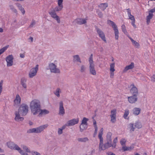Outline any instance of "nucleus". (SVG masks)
I'll use <instances>...</instances> for the list:
<instances>
[{
  "label": "nucleus",
  "instance_id": "obj_1",
  "mask_svg": "<svg viewBox=\"0 0 155 155\" xmlns=\"http://www.w3.org/2000/svg\"><path fill=\"white\" fill-rule=\"evenodd\" d=\"M30 107L31 112L36 115L39 113L41 108L40 102L38 100L34 99L31 102Z\"/></svg>",
  "mask_w": 155,
  "mask_h": 155
},
{
  "label": "nucleus",
  "instance_id": "obj_2",
  "mask_svg": "<svg viewBox=\"0 0 155 155\" xmlns=\"http://www.w3.org/2000/svg\"><path fill=\"white\" fill-rule=\"evenodd\" d=\"M7 145L8 147L11 149H13L17 150L21 155H28L26 152H24L23 150L16 144L12 142H8L7 143Z\"/></svg>",
  "mask_w": 155,
  "mask_h": 155
},
{
  "label": "nucleus",
  "instance_id": "obj_3",
  "mask_svg": "<svg viewBox=\"0 0 155 155\" xmlns=\"http://www.w3.org/2000/svg\"><path fill=\"white\" fill-rule=\"evenodd\" d=\"M48 126V124L42 125L36 128L29 129L27 130V132L28 133H39L42 132L45 129L47 128Z\"/></svg>",
  "mask_w": 155,
  "mask_h": 155
},
{
  "label": "nucleus",
  "instance_id": "obj_4",
  "mask_svg": "<svg viewBox=\"0 0 155 155\" xmlns=\"http://www.w3.org/2000/svg\"><path fill=\"white\" fill-rule=\"evenodd\" d=\"M107 143L103 144V139L100 140L99 150H104L111 147H112V142L107 141Z\"/></svg>",
  "mask_w": 155,
  "mask_h": 155
},
{
  "label": "nucleus",
  "instance_id": "obj_5",
  "mask_svg": "<svg viewBox=\"0 0 155 155\" xmlns=\"http://www.w3.org/2000/svg\"><path fill=\"white\" fill-rule=\"evenodd\" d=\"M18 112L22 115H25L27 114L28 110V105L25 104H22L20 106Z\"/></svg>",
  "mask_w": 155,
  "mask_h": 155
},
{
  "label": "nucleus",
  "instance_id": "obj_6",
  "mask_svg": "<svg viewBox=\"0 0 155 155\" xmlns=\"http://www.w3.org/2000/svg\"><path fill=\"white\" fill-rule=\"evenodd\" d=\"M107 23L110 25L113 28L115 34V38L116 40H117L119 38V31L117 26L113 21L109 20L107 21Z\"/></svg>",
  "mask_w": 155,
  "mask_h": 155
},
{
  "label": "nucleus",
  "instance_id": "obj_7",
  "mask_svg": "<svg viewBox=\"0 0 155 155\" xmlns=\"http://www.w3.org/2000/svg\"><path fill=\"white\" fill-rule=\"evenodd\" d=\"M90 64V71L91 74L93 75L96 74V72L94 69V65L93 61V54H91L89 58Z\"/></svg>",
  "mask_w": 155,
  "mask_h": 155
},
{
  "label": "nucleus",
  "instance_id": "obj_8",
  "mask_svg": "<svg viewBox=\"0 0 155 155\" xmlns=\"http://www.w3.org/2000/svg\"><path fill=\"white\" fill-rule=\"evenodd\" d=\"M48 13L51 17L56 20L58 23H60V18L57 15L53 8L50 9Z\"/></svg>",
  "mask_w": 155,
  "mask_h": 155
},
{
  "label": "nucleus",
  "instance_id": "obj_9",
  "mask_svg": "<svg viewBox=\"0 0 155 155\" xmlns=\"http://www.w3.org/2000/svg\"><path fill=\"white\" fill-rule=\"evenodd\" d=\"M57 67V66L55 64L53 63H51L49 64V68L47 69H50L51 73H59L60 71Z\"/></svg>",
  "mask_w": 155,
  "mask_h": 155
},
{
  "label": "nucleus",
  "instance_id": "obj_10",
  "mask_svg": "<svg viewBox=\"0 0 155 155\" xmlns=\"http://www.w3.org/2000/svg\"><path fill=\"white\" fill-rule=\"evenodd\" d=\"M38 70V65L37 64L35 67H34L30 70L28 74L29 77L30 78H32L35 76Z\"/></svg>",
  "mask_w": 155,
  "mask_h": 155
},
{
  "label": "nucleus",
  "instance_id": "obj_11",
  "mask_svg": "<svg viewBox=\"0 0 155 155\" xmlns=\"http://www.w3.org/2000/svg\"><path fill=\"white\" fill-rule=\"evenodd\" d=\"M96 31L98 34L99 36L103 41L105 43H106L107 41L106 39L105 35L103 31L97 27L95 28Z\"/></svg>",
  "mask_w": 155,
  "mask_h": 155
},
{
  "label": "nucleus",
  "instance_id": "obj_12",
  "mask_svg": "<svg viewBox=\"0 0 155 155\" xmlns=\"http://www.w3.org/2000/svg\"><path fill=\"white\" fill-rule=\"evenodd\" d=\"M13 57L12 55H9L6 58V61L7 63V66L10 67L13 64Z\"/></svg>",
  "mask_w": 155,
  "mask_h": 155
},
{
  "label": "nucleus",
  "instance_id": "obj_13",
  "mask_svg": "<svg viewBox=\"0 0 155 155\" xmlns=\"http://www.w3.org/2000/svg\"><path fill=\"white\" fill-rule=\"evenodd\" d=\"M79 122L78 118L68 120L67 123V126H73L78 123Z\"/></svg>",
  "mask_w": 155,
  "mask_h": 155
},
{
  "label": "nucleus",
  "instance_id": "obj_14",
  "mask_svg": "<svg viewBox=\"0 0 155 155\" xmlns=\"http://www.w3.org/2000/svg\"><path fill=\"white\" fill-rule=\"evenodd\" d=\"M65 113V111L63 107V102L62 101H61L59 102V107L58 114L60 115L63 116Z\"/></svg>",
  "mask_w": 155,
  "mask_h": 155
},
{
  "label": "nucleus",
  "instance_id": "obj_15",
  "mask_svg": "<svg viewBox=\"0 0 155 155\" xmlns=\"http://www.w3.org/2000/svg\"><path fill=\"white\" fill-rule=\"evenodd\" d=\"M131 87L130 89V93L133 95L135 94L136 96H137L138 94V90L137 88L134 86V84H131L130 85Z\"/></svg>",
  "mask_w": 155,
  "mask_h": 155
},
{
  "label": "nucleus",
  "instance_id": "obj_16",
  "mask_svg": "<svg viewBox=\"0 0 155 155\" xmlns=\"http://www.w3.org/2000/svg\"><path fill=\"white\" fill-rule=\"evenodd\" d=\"M63 0H58V6L55 7L54 9L56 11H61L63 8L62 2Z\"/></svg>",
  "mask_w": 155,
  "mask_h": 155
},
{
  "label": "nucleus",
  "instance_id": "obj_17",
  "mask_svg": "<svg viewBox=\"0 0 155 155\" xmlns=\"http://www.w3.org/2000/svg\"><path fill=\"white\" fill-rule=\"evenodd\" d=\"M137 96L135 95L134 94L132 96L129 97H128V101L131 104L134 103L137 100Z\"/></svg>",
  "mask_w": 155,
  "mask_h": 155
},
{
  "label": "nucleus",
  "instance_id": "obj_18",
  "mask_svg": "<svg viewBox=\"0 0 155 155\" xmlns=\"http://www.w3.org/2000/svg\"><path fill=\"white\" fill-rule=\"evenodd\" d=\"M49 111L46 109H41V108H40V110L39 111V114L38 116L39 117L42 116L43 115H45L46 114H48L49 113Z\"/></svg>",
  "mask_w": 155,
  "mask_h": 155
},
{
  "label": "nucleus",
  "instance_id": "obj_19",
  "mask_svg": "<svg viewBox=\"0 0 155 155\" xmlns=\"http://www.w3.org/2000/svg\"><path fill=\"white\" fill-rule=\"evenodd\" d=\"M19 112L17 111L15 112V120L17 121H22L24 120V118L22 117H21L19 114Z\"/></svg>",
  "mask_w": 155,
  "mask_h": 155
},
{
  "label": "nucleus",
  "instance_id": "obj_20",
  "mask_svg": "<svg viewBox=\"0 0 155 155\" xmlns=\"http://www.w3.org/2000/svg\"><path fill=\"white\" fill-rule=\"evenodd\" d=\"M21 101V97L18 94L16 95L15 99L14 102L15 104L18 105L20 104Z\"/></svg>",
  "mask_w": 155,
  "mask_h": 155
},
{
  "label": "nucleus",
  "instance_id": "obj_21",
  "mask_svg": "<svg viewBox=\"0 0 155 155\" xmlns=\"http://www.w3.org/2000/svg\"><path fill=\"white\" fill-rule=\"evenodd\" d=\"M134 63L133 62H131L130 65L125 67L123 70V72H126L129 70L133 69L134 68Z\"/></svg>",
  "mask_w": 155,
  "mask_h": 155
},
{
  "label": "nucleus",
  "instance_id": "obj_22",
  "mask_svg": "<svg viewBox=\"0 0 155 155\" xmlns=\"http://www.w3.org/2000/svg\"><path fill=\"white\" fill-rule=\"evenodd\" d=\"M127 15L129 17V19L132 20V21H135V19L134 16L131 15V11L129 8L127 9Z\"/></svg>",
  "mask_w": 155,
  "mask_h": 155
},
{
  "label": "nucleus",
  "instance_id": "obj_23",
  "mask_svg": "<svg viewBox=\"0 0 155 155\" xmlns=\"http://www.w3.org/2000/svg\"><path fill=\"white\" fill-rule=\"evenodd\" d=\"M27 81V79L24 78H21V84L25 89L27 88V85L26 82Z\"/></svg>",
  "mask_w": 155,
  "mask_h": 155
},
{
  "label": "nucleus",
  "instance_id": "obj_24",
  "mask_svg": "<svg viewBox=\"0 0 155 155\" xmlns=\"http://www.w3.org/2000/svg\"><path fill=\"white\" fill-rule=\"evenodd\" d=\"M21 146L23 149L25 151V152H24H24H26L27 154V153H31V151L24 144H21Z\"/></svg>",
  "mask_w": 155,
  "mask_h": 155
},
{
  "label": "nucleus",
  "instance_id": "obj_25",
  "mask_svg": "<svg viewBox=\"0 0 155 155\" xmlns=\"http://www.w3.org/2000/svg\"><path fill=\"white\" fill-rule=\"evenodd\" d=\"M108 4L107 3H101L99 5V7L101 9V10L104 11L108 7Z\"/></svg>",
  "mask_w": 155,
  "mask_h": 155
},
{
  "label": "nucleus",
  "instance_id": "obj_26",
  "mask_svg": "<svg viewBox=\"0 0 155 155\" xmlns=\"http://www.w3.org/2000/svg\"><path fill=\"white\" fill-rule=\"evenodd\" d=\"M112 135V134L110 132H108L107 133L106 136V140L107 141L110 142H112V139L111 138V136Z\"/></svg>",
  "mask_w": 155,
  "mask_h": 155
},
{
  "label": "nucleus",
  "instance_id": "obj_27",
  "mask_svg": "<svg viewBox=\"0 0 155 155\" xmlns=\"http://www.w3.org/2000/svg\"><path fill=\"white\" fill-rule=\"evenodd\" d=\"M77 23L80 25H82L86 22V19L82 18H78L76 19Z\"/></svg>",
  "mask_w": 155,
  "mask_h": 155
},
{
  "label": "nucleus",
  "instance_id": "obj_28",
  "mask_svg": "<svg viewBox=\"0 0 155 155\" xmlns=\"http://www.w3.org/2000/svg\"><path fill=\"white\" fill-rule=\"evenodd\" d=\"M129 38L131 41L133 45L136 48H139L140 45L139 43L136 41L134 40L131 38L130 37H129Z\"/></svg>",
  "mask_w": 155,
  "mask_h": 155
},
{
  "label": "nucleus",
  "instance_id": "obj_29",
  "mask_svg": "<svg viewBox=\"0 0 155 155\" xmlns=\"http://www.w3.org/2000/svg\"><path fill=\"white\" fill-rule=\"evenodd\" d=\"M153 14H150L149 13V15L147 16V23L148 25L150 22V20L153 17Z\"/></svg>",
  "mask_w": 155,
  "mask_h": 155
},
{
  "label": "nucleus",
  "instance_id": "obj_30",
  "mask_svg": "<svg viewBox=\"0 0 155 155\" xmlns=\"http://www.w3.org/2000/svg\"><path fill=\"white\" fill-rule=\"evenodd\" d=\"M140 108L135 107L134 108L133 110V114L135 115H138L140 112Z\"/></svg>",
  "mask_w": 155,
  "mask_h": 155
},
{
  "label": "nucleus",
  "instance_id": "obj_31",
  "mask_svg": "<svg viewBox=\"0 0 155 155\" xmlns=\"http://www.w3.org/2000/svg\"><path fill=\"white\" fill-rule=\"evenodd\" d=\"M134 148V145H132L129 147L123 146L122 147V149L124 151H125L127 150H131L133 149Z\"/></svg>",
  "mask_w": 155,
  "mask_h": 155
},
{
  "label": "nucleus",
  "instance_id": "obj_32",
  "mask_svg": "<svg viewBox=\"0 0 155 155\" xmlns=\"http://www.w3.org/2000/svg\"><path fill=\"white\" fill-rule=\"evenodd\" d=\"M87 127V124H81L80 126V131L82 132L84 130L86 129Z\"/></svg>",
  "mask_w": 155,
  "mask_h": 155
},
{
  "label": "nucleus",
  "instance_id": "obj_33",
  "mask_svg": "<svg viewBox=\"0 0 155 155\" xmlns=\"http://www.w3.org/2000/svg\"><path fill=\"white\" fill-rule=\"evenodd\" d=\"M61 92V90L59 88H57L56 90L54 92V94L57 97H59L60 96V93Z\"/></svg>",
  "mask_w": 155,
  "mask_h": 155
},
{
  "label": "nucleus",
  "instance_id": "obj_34",
  "mask_svg": "<svg viewBox=\"0 0 155 155\" xmlns=\"http://www.w3.org/2000/svg\"><path fill=\"white\" fill-rule=\"evenodd\" d=\"M16 5L19 10L23 14H24L25 13V12L24 8L22 7V5L18 3H17Z\"/></svg>",
  "mask_w": 155,
  "mask_h": 155
},
{
  "label": "nucleus",
  "instance_id": "obj_35",
  "mask_svg": "<svg viewBox=\"0 0 155 155\" xmlns=\"http://www.w3.org/2000/svg\"><path fill=\"white\" fill-rule=\"evenodd\" d=\"M88 139L87 137L82 138H78V141L81 142H86L88 141Z\"/></svg>",
  "mask_w": 155,
  "mask_h": 155
},
{
  "label": "nucleus",
  "instance_id": "obj_36",
  "mask_svg": "<svg viewBox=\"0 0 155 155\" xmlns=\"http://www.w3.org/2000/svg\"><path fill=\"white\" fill-rule=\"evenodd\" d=\"M73 58L74 62H79L80 63L81 62L80 59L78 55H74V56Z\"/></svg>",
  "mask_w": 155,
  "mask_h": 155
},
{
  "label": "nucleus",
  "instance_id": "obj_37",
  "mask_svg": "<svg viewBox=\"0 0 155 155\" xmlns=\"http://www.w3.org/2000/svg\"><path fill=\"white\" fill-rule=\"evenodd\" d=\"M104 129L103 128H101L100 131V132L99 133L98 137L100 140L101 139H103V138L102 137V135L103 134V131Z\"/></svg>",
  "mask_w": 155,
  "mask_h": 155
},
{
  "label": "nucleus",
  "instance_id": "obj_38",
  "mask_svg": "<svg viewBox=\"0 0 155 155\" xmlns=\"http://www.w3.org/2000/svg\"><path fill=\"white\" fill-rule=\"evenodd\" d=\"M128 128L130 131H133L136 127L133 124L130 123L129 124Z\"/></svg>",
  "mask_w": 155,
  "mask_h": 155
},
{
  "label": "nucleus",
  "instance_id": "obj_39",
  "mask_svg": "<svg viewBox=\"0 0 155 155\" xmlns=\"http://www.w3.org/2000/svg\"><path fill=\"white\" fill-rule=\"evenodd\" d=\"M135 124V127L138 129L142 127L141 124L140 122H137Z\"/></svg>",
  "mask_w": 155,
  "mask_h": 155
},
{
  "label": "nucleus",
  "instance_id": "obj_40",
  "mask_svg": "<svg viewBox=\"0 0 155 155\" xmlns=\"http://www.w3.org/2000/svg\"><path fill=\"white\" fill-rule=\"evenodd\" d=\"M117 141V137L115 138L113 140V143L112 144V147L114 148H115L116 143Z\"/></svg>",
  "mask_w": 155,
  "mask_h": 155
},
{
  "label": "nucleus",
  "instance_id": "obj_41",
  "mask_svg": "<svg viewBox=\"0 0 155 155\" xmlns=\"http://www.w3.org/2000/svg\"><path fill=\"white\" fill-rule=\"evenodd\" d=\"M110 116L116 117V109H114L111 110Z\"/></svg>",
  "mask_w": 155,
  "mask_h": 155
},
{
  "label": "nucleus",
  "instance_id": "obj_42",
  "mask_svg": "<svg viewBox=\"0 0 155 155\" xmlns=\"http://www.w3.org/2000/svg\"><path fill=\"white\" fill-rule=\"evenodd\" d=\"M8 47V45H7L1 49L0 50V55L6 50Z\"/></svg>",
  "mask_w": 155,
  "mask_h": 155
},
{
  "label": "nucleus",
  "instance_id": "obj_43",
  "mask_svg": "<svg viewBox=\"0 0 155 155\" xmlns=\"http://www.w3.org/2000/svg\"><path fill=\"white\" fill-rule=\"evenodd\" d=\"M129 111L128 110L126 109L125 110L123 116V117L125 119H126L127 118V117L128 115H129Z\"/></svg>",
  "mask_w": 155,
  "mask_h": 155
},
{
  "label": "nucleus",
  "instance_id": "obj_44",
  "mask_svg": "<svg viewBox=\"0 0 155 155\" xmlns=\"http://www.w3.org/2000/svg\"><path fill=\"white\" fill-rule=\"evenodd\" d=\"M110 70L111 72H114L115 71L114 67V62L111 64L110 65Z\"/></svg>",
  "mask_w": 155,
  "mask_h": 155
},
{
  "label": "nucleus",
  "instance_id": "obj_45",
  "mask_svg": "<svg viewBox=\"0 0 155 155\" xmlns=\"http://www.w3.org/2000/svg\"><path fill=\"white\" fill-rule=\"evenodd\" d=\"M88 120V119L84 117L82 120L81 123L82 124H87V122Z\"/></svg>",
  "mask_w": 155,
  "mask_h": 155
},
{
  "label": "nucleus",
  "instance_id": "obj_46",
  "mask_svg": "<svg viewBox=\"0 0 155 155\" xmlns=\"http://www.w3.org/2000/svg\"><path fill=\"white\" fill-rule=\"evenodd\" d=\"M121 28L124 34H126L127 33V32L126 28L125 26L124 25H123L121 26Z\"/></svg>",
  "mask_w": 155,
  "mask_h": 155
},
{
  "label": "nucleus",
  "instance_id": "obj_47",
  "mask_svg": "<svg viewBox=\"0 0 155 155\" xmlns=\"http://www.w3.org/2000/svg\"><path fill=\"white\" fill-rule=\"evenodd\" d=\"M9 7L10 9L11 10L12 12L16 13H17V10L14 8L12 5H10Z\"/></svg>",
  "mask_w": 155,
  "mask_h": 155
},
{
  "label": "nucleus",
  "instance_id": "obj_48",
  "mask_svg": "<svg viewBox=\"0 0 155 155\" xmlns=\"http://www.w3.org/2000/svg\"><path fill=\"white\" fill-rule=\"evenodd\" d=\"M126 141L125 139H122L120 140V143L123 146L125 144Z\"/></svg>",
  "mask_w": 155,
  "mask_h": 155
},
{
  "label": "nucleus",
  "instance_id": "obj_49",
  "mask_svg": "<svg viewBox=\"0 0 155 155\" xmlns=\"http://www.w3.org/2000/svg\"><path fill=\"white\" fill-rule=\"evenodd\" d=\"M86 68L84 65H82L81 67L80 71L81 72H83L85 71Z\"/></svg>",
  "mask_w": 155,
  "mask_h": 155
},
{
  "label": "nucleus",
  "instance_id": "obj_50",
  "mask_svg": "<svg viewBox=\"0 0 155 155\" xmlns=\"http://www.w3.org/2000/svg\"><path fill=\"white\" fill-rule=\"evenodd\" d=\"M35 20H32L31 23L30 24V25H29V28H33L34 26L35 25Z\"/></svg>",
  "mask_w": 155,
  "mask_h": 155
},
{
  "label": "nucleus",
  "instance_id": "obj_51",
  "mask_svg": "<svg viewBox=\"0 0 155 155\" xmlns=\"http://www.w3.org/2000/svg\"><path fill=\"white\" fill-rule=\"evenodd\" d=\"M111 121L112 123H114L116 121V117L110 116Z\"/></svg>",
  "mask_w": 155,
  "mask_h": 155
},
{
  "label": "nucleus",
  "instance_id": "obj_52",
  "mask_svg": "<svg viewBox=\"0 0 155 155\" xmlns=\"http://www.w3.org/2000/svg\"><path fill=\"white\" fill-rule=\"evenodd\" d=\"M31 153L32 155H41L39 153L35 151H31Z\"/></svg>",
  "mask_w": 155,
  "mask_h": 155
},
{
  "label": "nucleus",
  "instance_id": "obj_53",
  "mask_svg": "<svg viewBox=\"0 0 155 155\" xmlns=\"http://www.w3.org/2000/svg\"><path fill=\"white\" fill-rule=\"evenodd\" d=\"M95 152V149H92L91 151L88 153V155H93V154Z\"/></svg>",
  "mask_w": 155,
  "mask_h": 155
},
{
  "label": "nucleus",
  "instance_id": "obj_54",
  "mask_svg": "<svg viewBox=\"0 0 155 155\" xmlns=\"http://www.w3.org/2000/svg\"><path fill=\"white\" fill-rule=\"evenodd\" d=\"M151 81L153 82H155V75L153 74L150 78Z\"/></svg>",
  "mask_w": 155,
  "mask_h": 155
},
{
  "label": "nucleus",
  "instance_id": "obj_55",
  "mask_svg": "<svg viewBox=\"0 0 155 155\" xmlns=\"http://www.w3.org/2000/svg\"><path fill=\"white\" fill-rule=\"evenodd\" d=\"M97 12L99 17L100 18H101L103 16V14L102 12L100 11H98Z\"/></svg>",
  "mask_w": 155,
  "mask_h": 155
},
{
  "label": "nucleus",
  "instance_id": "obj_56",
  "mask_svg": "<svg viewBox=\"0 0 155 155\" xmlns=\"http://www.w3.org/2000/svg\"><path fill=\"white\" fill-rule=\"evenodd\" d=\"M155 12V7L151 9L149 12V13L150 14H153V13Z\"/></svg>",
  "mask_w": 155,
  "mask_h": 155
},
{
  "label": "nucleus",
  "instance_id": "obj_57",
  "mask_svg": "<svg viewBox=\"0 0 155 155\" xmlns=\"http://www.w3.org/2000/svg\"><path fill=\"white\" fill-rule=\"evenodd\" d=\"M62 131H63V130H61L60 128H59L58 129V134H59V135H60V134H62V133H63Z\"/></svg>",
  "mask_w": 155,
  "mask_h": 155
},
{
  "label": "nucleus",
  "instance_id": "obj_58",
  "mask_svg": "<svg viewBox=\"0 0 155 155\" xmlns=\"http://www.w3.org/2000/svg\"><path fill=\"white\" fill-rule=\"evenodd\" d=\"M135 21H132L131 22V24L132 26L135 28H136V26L135 24Z\"/></svg>",
  "mask_w": 155,
  "mask_h": 155
},
{
  "label": "nucleus",
  "instance_id": "obj_59",
  "mask_svg": "<svg viewBox=\"0 0 155 155\" xmlns=\"http://www.w3.org/2000/svg\"><path fill=\"white\" fill-rule=\"evenodd\" d=\"M67 126V123H66L65 125H63L61 128H60L61 129V130H63L65 128L66 126Z\"/></svg>",
  "mask_w": 155,
  "mask_h": 155
},
{
  "label": "nucleus",
  "instance_id": "obj_60",
  "mask_svg": "<svg viewBox=\"0 0 155 155\" xmlns=\"http://www.w3.org/2000/svg\"><path fill=\"white\" fill-rule=\"evenodd\" d=\"M107 154L108 155H116L114 153H113L111 152H108L107 153Z\"/></svg>",
  "mask_w": 155,
  "mask_h": 155
},
{
  "label": "nucleus",
  "instance_id": "obj_61",
  "mask_svg": "<svg viewBox=\"0 0 155 155\" xmlns=\"http://www.w3.org/2000/svg\"><path fill=\"white\" fill-rule=\"evenodd\" d=\"M94 127V131L95 133L96 134H97V126H95V127Z\"/></svg>",
  "mask_w": 155,
  "mask_h": 155
},
{
  "label": "nucleus",
  "instance_id": "obj_62",
  "mask_svg": "<svg viewBox=\"0 0 155 155\" xmlns=\"http://www.w3.org/2000/svg\"><path fill=\"white\" fill-rule=\"evenodd\" d=\"M20 57L21 58H24L25 57V54L21 53L20 54Z\"/></svg>",
  "mask_w": 155,
  "mask_h": 155
},
{
  "label": "nucleus",
  "instance_id": "obj_63",
  "mask_svg": "<svg viewBox=\"0 0 155 155\" xmlns=\"http://www.w3.org/2000/svg\"><path fill=\"white\" fill-rule=\"evenodd\" d=\"M93 124L94 127H95V126H97L96 124V120H94L93 121Z\"/></svg>",
  "mask_w": 155,
  "mask_h": 155
},
{
  "label": "nucleus",
  "instance_id": "obj_64",
  "mask_svg": "<svg viewBox=\"0 0 155 155\" xmlns=\"http://www.w3.org/2000/svg\"><path fill=\"white\" fill-rule=\"evenodd\" d=\"M114 76V73L113 72H111L110 77L111 78H113Z\"/></svg>",
  "mask_w": 155,
  "mask_h": 155
}]
</instances>
